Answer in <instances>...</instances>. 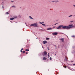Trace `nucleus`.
<instances>
[{"instance_id": "obj_11", "label": "nucleus", "mask_w": 75, "mask_h": 75, "mask_svg": "<svg viewBox=\"0 0 75 75\" xmlns=\"http://www.w3.org/2000/svg\"><path fill=\"white\" fill-rule=\"evenodd\" d=\"M23 48L21 49V52H23Z\"/></svg>"}, {"instance_id": "obj_25", "label": "nucleus", "mask_w": 75, "mask_h": 75, "mask_svg": "<svg viewBox=\"0 0 75 75\" xmlns=\"http://www.w3.org/2000/svg\"><path fill=\"white\" fill-rule=\"evenodd\" d=\"M73 6H74V7H75V5H73Z\"/></svg>"}, {"instance_id": "obj_10", "label": "nucleus", "mask_w": 75, "mask_h": 75, "mask_svg": "<svg viewBox=\"0 0 75 75\" xmlns=\"http://www.w3.org/2000/svg\"><path fill=\"white\" fill-rule=\"evenodd\" d=\"M14 18H10V20H14Z\"/></svg>"}, {"instance_id": "obj_31", "label": "nucleus", "mask_w": 75, "mask_h": 75, "mask_svg": "<svg viewBox=\"0 0 75 75\" xmlns=\"http://www.w3.org/2000/svg\"><path fill=\"white\" fill-rule=\"evenodd\" d=\"M73 65H75V64H73Z\"/></svg>"}, {"instance_id": "obj_18", "label": "nucleus", "mask_w": 75, "mask_h": 75, "mask_svg": "<svg viewBox=\"0 0 75 75\" xmlns=\"http://www.w3.org/2000/svg\"><path fill=\"white\" fill-rule=\"evenodd\" d=\"M42 25H45V24H42Z\"/></svg>"}, {"instance_id": "obj_26", "label": "nucleus", "mask_w": 75, "mask_h": 75, "mask_svg": "<svg viewBox=\"0 0 75 75\" xmlns=\"http://www.w3.org/2000/svg\"><path fill=\"white\" fill-rule=\"evenodd\" d=\"M13 2H14V1H11L12 3H13Z\"/></svg>"}, {"instance_id": "obj_37", "label": "nucleus", "mask_w": 75, "mask_h": 75, "mask_svg": "<svg viewBox=\"0 0 75 75\" xmlns=\"http://www.w3.org/2000/svg\"><path fill=\"white\" fill-rule=\"evenodd\" d=\"M52 2H54V1H52Z\"/></svg>"}, {"instance_id": "obj_8", "label": "nucleus", "mask_w": 75, "mask_h": 75, "mask_svg": "<svg viewBox=\"0 0 75 75\" xmlns=\"http://www.w3.org/2000/svg\"><path fill=\"white\" fill-rule=\"evenodd\" d=\"M47 30H52V28H50L47 29Z\"/></svg>"}, {"instance_id": "obj_5", "label": "nucleus", "mask_w": 75, "mask_h": 75, "mask_svg": "<svg viewBox=\"0 0 75 75\" xmlns=\"http://www.w3.org/2000/svg\"><path fill=\"white\" fill-rule=\"evenodd\" d=\"M47 41H43V44H47Z\"/></svg>"}, {"instance_id": "obj_24", "label": "nucleus", "mask_w": 75, "mask_h": 75, "mask_svg": "<svg viewBox=\"0 0 75 75\" xmlns=\"http://www.w3.org/2000/svg\"><path fill=\"white\" fill-rule=\"evenodd\" d=\"M64 68H67V66H65L64 67Z\"/></svg>"}, {"instance_id": "obj_12", "label": "nucleus", "mask_w": 75, "mask_h": 75, "mask_svg": "<svg viewBox=\"0 0 75 75\" xmlns=\"http://www.w3.org/2000/svg\"><path fill=\"white\" fill-rule=\"evenodd\" d=\"M49 39H50V38H46V40H48Z\"/></svg>"}, {"instance_id": "obj_21", "label": "nucleus", "mask_w": 75, "mask_h": 75, "mask_svg": "<svg viewBox=\"0 0 75 75\" xmlns=\"http://www.w3.org/2000/svg\"><path fill=\"white\" fill-rule=\"evenodd\" d=\"M48 57V58H49L50 57V55L48 54L47 55Z\"/></svg>"}, {"instance_id": "obj_19", "label": "nucleus", "mask_w": 75, "mask_h": 75, "mask_svg": "<svg viewBox=\"0 0 75 75\" xmlns=\"http://www.w3.org/2000/svg\"><path fill=\"white\" fill-rule=\"evenodd\" d=\"M23 53L24 54V53H25V51H23Z\"/></svg>"}, {"instance_id": "obj_30", "label": "nucleus", "mask_w": 75, "mask_h": 75, "mask_svg": "<svg viewBox=\"0 0 75 75\" xmlns=\"http://www.w3.org/2000/svg\"><path fill=\"white\" fill-rule=\"evenodd\" d=\"M2 8H4V7H3V6H2Z\"/></svg>"}, {"instance_id": "obj_28", "label": "nucleus", "mask_w": 75, "mask_h": 75, "mask_svg": "<svg viewBox=\"0 0 75 75\" xmlns=\"http://www.w3.org/2000/svg\"><path fill=\"white\" fill-rule=\"evenodd\" d=\"M55 26L53 27V28H55Z\"/></svg>"}, {"instance_id": "obj_6", "label": "nucleus", "mask_w": 75, "mask_h": 75, "mask_svg": "<svg viewBox=\"0 0 75 75\" xmlns=\"http://www.w3.org/2000/svg\"><path fill=\"white\" fill-rule=\"evenodd\" d=\"M68 57L66 56L65 60H66V61H67V62L68 61Z\"/></svg>"}, {"instance_id": "obj_13", "label": "nucleus", "mask_w": 75, "mask_h": 75, "mask_svg": "<svg viewBox=\"0 0 75 75\" xmlns=\"http://www.w3.org/2000/svg\"><path fill=\"white\" fill-rule=\"evenodd\" d=\"M17 16H15L14 17V18H17Z\"/></svg>"}, {"instance_id": "obj_15", "label": "nucleus", "mask_w": 75, "mask_h": 75, "mask_svg": "<svg viewBox=\"0 0 75 75\" xmlns=\"http://www.w3.org/2000/svg\"><path fill=\"white\" fill-rule=\"evenodd\" d=\"M29 18H30V19L31 18V19H33V18H32L30 16H29Z\"/></svg>"}, {"instance_id": "obj_1", "label": "nucleus", "mask_w": 75, "mask_h": 75, "mask_svg": "<svg viewBox=\"0 0 75 75\" xmlns=\"http://www.w3.org/2000/svg\"><path fill=\"white\" fill-rule=\"evenodd\" d=\"M72 25H72V24L69 25L68 26H63V25H59L58 27H57L56 28H57V29H58V30H59L60 29V28H61L62 27V28H63V29H70V28H72L73 27Z\"/></svg>"}, {"instance_id": "obj_23", "label": "nucleus", "mask_w": 75, "mask_h": 75, "mask_svg": "<svg viewBox=\"0 0 75 75\" xmlns=\"http://www.w3.org/2000/svg\"><path fill=\"white\" fill-rule=\"evenodd\" d=\"M40 24H42V23H44V22H42V23H41L40 22Z\"/></svg>"}, {"instance_id": "obj_4", "label": "nucleus", "mask_w": 75, "mask_h": 75, "mask_svg": "<svg viewBox=\"0 0 75 75\" xmlns=\"http://www.w3.org/2000/svg\"><path fill=\"white\" fill-rule=\"evenodd\" d=\"M53 35H56L58 34V33L55 32V33H52Z\"/></svg>"}, {"instance_id": "obj_32", "label": "nucleus", "mask_w": 75, "mask_h": 75, "mask_svg": "<svg viewBox=\"0 0 75 75\" xmlns=\"http://www.w3.org/2000/svg\"><path fill=\"white\" fill-rule=\"evenodd\" d=\"M26 54H28V53L26 52Z\"/></svg>"}, {"instance_id": "obj_16", "label": "nucleus", "mask_w": 75, "mask_h": 75, "mask_svg": "<svg viewBox=\"0 0 75 75\" xmlns=\"http://www.w3.org/2000/svg\"><path fill=\"white\" fill-rule=\"evenodd\" d=\"M12 7H14L15 8H16V6H14H14H12Z\"/></svg>"}, {"instance_id": "obj_29", "label": "nucleus", "mask_w": 75, "mask_h": 75, "mask_svg": "<svg viewBox=\"0 0 75 75\" xmlns=\"http://www.w3.org/2000/svg\"><path fill=\"white\" fill-rule=\"evenodd\" d=\"M55 47H56V49H57V46H55Z\"/></svg>"}, {"instance_id": "obj_34", "label": "nucleus", "mask_w": 75, "mask_h": 75, "mask_svg": "<svg viewBox=\"0 0 75 75\" xmlns=\"http://www.w3.org/2000/svg\"><path fill=\"white\" fill-rule=\"evenodd\" d=\"M42 30V31H44V30Z\"/></svg>"}, {"instance_id": "obj_38", "label": "nucleus", "mask_w": 75, "mask_h": 75, "mask_svg": "<svg viewBox=\"0 0 75 75\" xmlns=\"http://www.w3.org/2000/svg\"><path fill=\"white\" fill-rule=\"evenodd\" d=\"M73 37H74V36H72Z\"/></svg>"}, {"instance_id": "obj_27", "label": "nucleus", "mask_w": 75, "mask_h": 75, "mask_svg": "<svg viewBox=\"0 0 75 75\" xmlns=\"http://www.w3.org/2000/svg\"><path fill=\"white\" fill-rule=\"evenodd\" d=\"M56 2H58V1H56Z\"/></svg>"}, {"instance_id": "obj_9", "label": "nucleus", "mask_w": 75, "mask_h": 75, "mask_svg": "<svg viewBox=\"0 0 75 75\" xmlns=\"http://www.w3.org/2000/svg\"><path fill=\"white\" fill-rule=\"evenodd\" d=\"M43 60H46L47 59V58L45 57H44L42 59Z\"/></svg>"}, {"instance_id": "obj_17", "label": "nucleus", "mask_w": 75, "mask_h": 75, "mask_svg": "<svg viewBox=\"0 0 75 75\" xmlns=\"http://www.w3.org/2000/svg\"><path fill=\"white\" fill-rule=\"evenodd\" d=\"M6 14H8V12H7L6 13Z\"/></svg>"}, {"instance_id": "obj_2", "label": "nucleus", "mask_w": 75, "mask_h": 75, "mask_svg": "<svg viewBox=\"0 0 75 75\" xmlns=\"http://www.w3.org/2000/svg\"><path fill=\"white\" fill-rule=\"evenodd\" d=\"M37 25H38V24L37 23H34L30 25V26H34L35 27H37Z\"/></svg>"}, {"instance_id": "obj_14", "label": "nucleus", "mask_w": 75, "mask_h": 75, "mask_svg": "<svg viewBox=\"0 0 75 75\" xmlns=\"http://www.w3.org/2000/svg\"><path fill=\"white\" fill-rule=\"evenodd\" d=\"M25 51H29V50H28V49H26Z\"/></svg>"}, {"instance_id": "obj_20", "label": "nucleus", "mask_w": 75, "mask_h": 75, "mask_svg": "<svg viewBox=\"0 0 75 75\" xmlns=\"http://www.w3.org/2000/svg\"><path fill=\"white\" fill-rule=\"evenodd\" d=\"M50 60H51V59H52V58L50 57Z\"/></svg>"}, {"instance_id": "obj_3", "label": "nucleus", "mask_w": 75, "mask_h": 75, "mask_svg": "<svg viewBox=\"0 0 75 75\" xmlns=\"http://www.w3.org/2000/svg\"><path fill=\"white\" fill-rule=\"evenodd\" d=\"M47 54V52L46 51L42 52V55L43 56L46 55Z\"/></svg>"}, {"instance_id": "obj_7", "label": "nucleus", "mask_w": 75, "mask_h": 75, "mask_svg": "<svg viewBox=\"0 0 75 75\" xmlns=\"http://www.w3.org/2000/svg\"><path fill=\"white\" fill-rule=\"evenodd\" d=\"M60 40H61L62 42H64V38H62Z\"/></svg>"}, {"instance_id": "obj_35", "label": "nucleus", "mask_w": 75, "mask_h": 75, "mask_svg": "<svg viewBox=\"0 0 75 75\" xmlns=\"http://www.w3.org/2000/svg\"><path fill=\"white\" fill-rule=\"evenodd\" d=\"M48 55H50V53H48Z\"/></svg>"}, {"instance_id": "obj_33", "label": "nucleus", "mask_w": 75, "mask_h": 75, "mask_svg": "<svg viewBox=\"0 0 75 75\" xmlns=\"http://www.w3.org/2000/svg\"><path fill=\"white\" fill-rule=\"evenodd\" d=\"M57 24V23H56V24H55V25H56Z\"/></svg>"}, {"instance_id": "obj_22", "label": "nucleus", "mask_w": 75, "mask_h": 75, "mask_svg": "<svg viewBox=\"0 0 75 75\" xmlns=\"http://www.w3.org/2000/svg\"><path fill=\"white\" fill-rule=\"evenodd\" d=\"M72 15H70V16H69V17H72Z\"/></svg>"}, {"instance_id": "obj_36", "label": "nucleus", "mask_w": 75, "mask_h": 75, "mask_svg": "<svg viewBox=\"0 0 75 75\" xmlns=\"http://www.w3.org/2000/svg\"><path fill=\"white\" fill-rule=\"evenodd\" d=\"M48 50H49V49H48Z\"/></svg>"}]
</instances>
